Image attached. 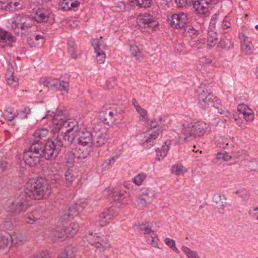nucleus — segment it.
Returning a JSON list of instances; mask_svg holds the SVG:
<instances>
[{
  "mask_svg": "<svg viewBox=\"0 0 258 258\" xmlns=\"http://www.w3.org/2000/svg\"><path fill=\"white\" fill-rule=\"evenodd\" d=\"M218 46L226 49H230L233 46V43L231 42V39L228 38L224 37L222 38L218 43Z\"/></svg>",
  "mask_w": 258,
  "mask_h": 258,
  "instance_id": "e433bc0d",
  "label": "nucleus"
},
{
  "mask_svg": "<svg viewBox=\"0 0 258 258\" xmlns=\"http://www.w3.org/2000/svg\"><path fill=\"white\" fill-rule=\"evenodd\" d=\"M79 225L78 223H71L69 226L64 228L66 237H71L75 235L78 230Z\"/></svg>",
  "mask_w": 258,
  "mask_h": 258,
  "instance_id": "473e14b6",
  "label": "nucleus"
},
{
  "mask_svg": "<svg viewBox=\"0 0 258 258\" xmlns=\"http://www.w3.org/2000/svg\"><path fill=\"white\" fill-rule=\"evenodd\" d=\"M193 6L195 11L200 15H205L208 12L209 6L210 5L207 0L193 1Z\"/></svg>",
  "mask_w": 258,
  "mask_h": 258,
  "instance_id": "412c9836",
  "label": "nucleus"
},
{
  "mask_svg": "<svg viewBox=\"0 0 258 258\" xmlns=\"http://www.w3.org/2000/svg\"><path fill=\"white\" fill-rule=\"evenodd\" d=\"M219 40L217 33L214 30L208 29L207 34V43L208 47L211 48L218 44Z\"/></svg>",
  "mask_w": 258,
  "mask_h": 258,
  "instance_id": "c85d7f7f",
  "label": "nucleus"
},
{
  "mask_svg": "<svg viewBox=\"0 0 258 258\" xmlns=\"http://www.w3.org/2000/svg\"><path fill=\"white\" fill-rule=\"evenodd\" d=\"M244 166L248 171L258 172V159L246 161Z\"/></svg>",
  "mask_w": 258,
  "mask_h": 258,
  "instance_id": "f704fd0d",
  "label": "nucleus"
},
{
  "mask_svg": "<svg viewBox=\"0 0 258 258\" xmlns=\"http://www.w3.org/2000/svg\"><path fill=\"white\" fill-rule=\"evenodd\" d=\"M92 145L77 144L75 148V153H70L68 154V162L73 164L76 159H83L88 157L92 150Z\"/></svg>",
  "mask_w": 258,
  "mask_h": 258,
  "instance_id": "1a4fd4ad",
  "label": "nucleus"
},
{
  "mask_svg": "<svg viewBox=\"0 0 258 258\" xmlns=\"http://www.w3.org/2000/svg\"><path fill=\"white\" fill-rule=\"evenodd\" d=\"M21 26L19 25H12V28L14 29L15 33L17 35H22L24 34L23 30L21 28Z\"/></svg>",
  "mask_w": 258,
  "mask_h": 258,
  "instance_id": "774afa93",
  "label": "nucleus"
},
{
  "mask_svg": "<svg viewBox=\"0 0 258 258\" xmlns=\"http://www.w3.org/2000/svg\"><path fill=\"white\" fill-rule=\"evenodd\" d=\"M41 145L39 143L33 142L28 150L23 153V160L26 164L30 167H35L38 165L42 157L40 150Z\"/></svg>",
  "mask_w": 258,
  "mask_h": 258,
  "instance_id": "423d86ee",
  "label": "nucleus"
},
{
  "mask_svg": "<svg viewBox=\"0 0 258 258\" xmlns=\"http://www.w3.org/2000/svg\"><path fill=\"white\" fill-rule=\"evenodd\" d=\"M12 243V237L10 235L0 236V247L5 248L10 247Z\"/></svg>",
  "mask_w": 258,
  "mask_h": 258,
  "instance_id": "58836bf2",
  "label": "nucleus"
},
{
  "mask_svg": "<svg viewBox=\"0 0 258 258\" xmlns=\"http://www.w3.org/2000/svg\"><path fill=\"white\" fill-rule=\"evenodd\" d=\"M28 197L40 200L48 197L51 192L50 185L43 178L30 180L25 185V191Z\"/></svg>",
  "mask_w": 258,
  "mask_h": 258,
  "instance_id": "7ed1b4c3",
  "label": "nucleus"
},
{
  "mask_svg": "<svg viewBox=\"0 0 258 258\" xmlns=\"http://www.w3.org/2000/svg\"><path fill=\"white\" fill-rule=\"evenodd\" d=\"M239 38L241 43V50L245 55L252 54L254 50V46L252 44L250 38L243 33L239 34Z\"/></svg>",
  "mask_w": 258,
  "mask_h": 258,
  "instance_id": "dca6fc26",
  "label": "nucleus"
},
{
  "mask_svg": "<svg viewBox=\"0 0 258 258\" xmlns=\"http://www.w3.org/2000/svg\"><path fill=\"white\" fill-rule=\"evenodd\" d=\"M11 6V11H18L24 7L25 4L23 0H14L10 2Z\"/></svg>",
  "mask_w": 258,
  "mask_h": 258,
  "instance_id": "37998d69",
  "label": "nucleus"
},
{
  "mask_svg": "<svg viewBox=\"0 0 258 258\" xmlns=\"http://www.w3.org/2000/svg\"><path fill=\"white\" fill-rule=\"evenodd\" d=\"M52 122L54 128L61 134H54L50 142H53L56 148L60 152L66 141H68L69 132L71 131L68 128L67 124L71 123V118L67 114L62 111L55 112L52 118Z\"/></svg>",
  "mask_w": 258,
  "mask_h": 258,
  "instance_id": "f03ea898",
  "label": "nucleus"
},
{
  "mask_svg": "<svg viewBox=\"0 0 258 258\" xmlns=\"http://www.w3.org/2000/svg\"><path fill=\"white\" fill-rule=\"evenodd\" d=\"M191 2H193V0H175V3L178 8H183Z\"/></svg>",
  "mask_w": 258,
  "mask_h": 258,
  "instance_id": "338daca9",
  "label": "nucleus"
},
{
  "mask_svg": "<svg viewBox=\"0 0 258 258\" xmlns=\"http://www.w3.org/2000/svg\"><path fill=\"white\" fill-rule=\"evenodd\" d=\"M187 21V15L184 13L173 14L168 22L170 25L174 28H181L186 24Z\"/></svg>",
  "mask_w": 258,
  "mask_h": 258,
  "instance_id": "2eb2a0df",
  "label": "nucleus"
},
{
  "mask_svg": "<svg viewBox=\"0 0 258 258\" xmlns=\"http://www.w3.org/2000/svg\"><path fill=\"white\" fill-rule=\"evenodd\" d=\"M181 249L186 254L188 258H199L198 254L195 251L190 250L185 246H182Z\"/></svg>",
  "mask_w": 258,
  "mask_h": 258,
  "instance_id": "864d4df0",
  "label": "nucleus"
},
{
  "mask_svg": "<svg viewBox=\"0 0 258 258\" xmlns=\"http://www.w3.org/2000/svg\"><path fill=\"white\" fill-rule=\"evenodd\" d=\"M48 133L49 130L46 128H41L36 130L33 134L35 139L33 142L39 141V140L45 138L48 135Z\"/></svg>",
  "mask_w": 258,
  "mask_h": 258,
  "instance_id": "4c0bfd02",
  "label": "nucleus"
},
{
  "mask_svg": "<svg viewBox=\"0 0 258 258\" xmlns=\"http://www.w3.org/2000/svg\"><path fill=\"white\" fill-rule=\"evenodd\" d=\"M92 45L96 53L97 61L98 63H102L105 60V54L103 50L106 49V45L103 40L102 37L98 39H94L92 41Z\"/></svg>",
  "mask_w": 258,
  "mask_h": 258,
  "instance_id": "ddd939ff",
  "label": "nucleus"
},
{
  "mask_svg": "<svg viewBox=\"0 0 258 258\" xmlns=\"http://www.w3.org/2000/svg\"><path fill=\"white\" fill-rule=\"evenodd\" d=\"M87 205L85 200L81 199L71 204L69 207L68 210L69 212H71L72 215L76 216L84 210Z\"/></svg>",
  "mask_w": 258,
  "mask_h": 258,
  "instance_id": "4be33fe9",
  "label": "nucleus"
},
{
  "mask_svg": "<svg viewBox=\"0 0 258 258\" xmlns=\"http://www.w3.org/2000/svg\"><path fill=\"white\" fill-rule=\"evenodd\" d=\"M5 113L6 119L9 121L13 120L19 114L18 112L14 111V109L11 107H8L6 108Z\"/></svg>",
  "mask_w": 258,
  "mask_h": 258,
  "instance_id": "ea45409f",
  "label": "nucleus"
},
{
  "mask_svg": "<svg viewBox=\"0 0 258 258\" xmlns=\"http://www.w3.org/2000/svg\"><path fill=\"white\" fill-rule=\"evenodd\" d=\"M76 249L72 246H68L57 258H74Z\"/></svg>",
  "mask_w": 258,
  "mask_h": 258,
  "instance_id": "c9c22d12",
  "label": "nucleus"
},
{
  "mask_svg": "<svg viewBox=\"0 0 258 258\" xmlns=\"http://www.w3.org/2000/svg\"><path fill=\"white\" fill-rule=\"evenodd\" d=\"M36 143H39L41 145L40 151L42 157L46 160L55 159L58 155L59 151L56 148L54 143L48 140L45 144H43L40 141H35Z\"/></svg>",
  "mask_w": 258,
  "mask_h": 258,
  "instance_id": "9b49d317",
  "label": "nucleus"
},
{
  "mask_svg": "<svg viewBox=\"0 0 258 258\" xmlns=\"http://www.w3.org/2000/svg\"><path fill=\"white\" fill-rule=\"evenodd\" d=\"M21 26V28L23 30L24 34L26 32H29L31 33L32 31H34L35 29H36V27L35 26H33L30 23L27 22L26 21V19L24 20Z\"/></svg>",
  "mask_w": 258,
  "mask_h": 258,
  "instance_id": "3c124183",
  "label": "nucleus"
},
{
  "mask_svg": "<svg viewBox=\"0 0 258 258\" xmlns=\"http://www.w3.org/2000/svg\"><path fill=\"white\" fill-rule=\"evenodd\" d=\"M136 4L140 8H147L150 6V0H135Z\"/></svg>",
  "mask_w": 258,
  "mask_h": 258,
  "instance_id": "e2e57ef3",
  "label": "nucleus"
},
{
  "mask_svg": "<svg viewBox=\"0 0 258 258\" xmlns=\"http://www.w3.org/2000/svg\"><path fill=\"white\" fill-rule=\"evenodd\" d=\"M137 111L140 114L139 119L140 121H144L147 120L148 116L147 111L144 108H142L140 105L136 106Z\"/></svg>",
  "mask_w": 258,
  "mask_h": 258,
  "instance_id": "de8ad7c7",
  "label": "nucleus"
},
{
  "mask_svg": "<svg viewBox=\"0 0 258 258\" xmlns=\"http://www.w3.org/2000/svg\"><path fill=\"white\" fill-rule=\"evenodd\" d=\"M26 241L25 237L21 235H17L14 237L12 238V243L17 245H21Z\"/></svg>",
  "mask_w": 258,
  "mask_h": 258,
  "instance_id": "4d7b16f0",
  "label": "nucleus"
},
{
  "mask_svg": "<svg viewBox=\"0 0 258 258\" xmlns=\"http://www.w3.org/2000/svg\"><path fill=\"white\" fill-rule=\"evenodd\" d=\"M113 219V213L111 209H107L103 211L99 217V222L101 226L108 224Z\"/></svg>",
  "mask_w": 258,
  "mask_h": 258,
  "instance_id": "cd10ccee",
  "label": "nucleus"
},
{
  "mask_svg": "<svg viewBox=\"0 0 258 258\" xmlns=\"http://www.w3.org/2000/svg\"><path fill=\"white\" fill-rule=\"evenodd\" d=\"M50 11L45 8H39L34 11L32 14L33 19L37 23H46L50 17Z\"/></svg>",
  "mask_w": 258,
  "mask_h": 258,
  "instance_id": "a211bd4d",
  "label": "nucleus"
},
{
  "mask_svg": "<svg viewBox=\"0 0 258 258\" xmlns=\"http://www.w3.org/2000/svg\"><path fill=\"white\" fill-rule=\"evenodd\" d=\"M215 143L219 148L226 149L234 146L233 138L220 136L216 138Z\"/></svg>",
  "mask_w": 258,
  "mask_h": 258,
  "instance_id": "b1692460",
  "label": "nucleus"
},
{
  "mask_svg": "<svg viewBox=\"0 0 258 258\" xmlns=\"http://www.w3.org/2000/svg\"><path fill=\"white\" fill-rule=\"evenodd\" d=\"M123 111L121 109L118 110L115 108H103L99 113V118L101 122L105 124H112L117 122L118 120L121 119V115Z\"/></svg>",
  "mask_w": 258,
  "mask_h": 258,
  "instance_id": "0eeeda50",
  "label": "nucleus"
},
{
  "mask_svg": "<svg viewBox=\"0 0 258 258\" xmlns=\"http://www.w3.org/2000/svg\"><path fill=\"white\" fill-rule=\"evenodd\" d=\"M45 42L44 37L39 33L31 34L27 40L28 44L31 47H40Z\"/></svg>",
  "mask_w": 258,
  "mask_h": 258,
  "instance_id": "6ab92c4d",
  "label": "nucleus"
},
{
  "mask_svg": "<svg viewBox=\"0 0 258 258\" xmlns=\"http://www.w3.org/2000/svg\"><path fill=\"white\" fill-rule=\"evenodd\" d=\"M146 175L144 173H140L133 179V182L138 185H140L142 184L143 181L146 179Z\"/></svg>",
  "mask_w": 258,
  "mask_h": 258,
  "instance_id": "5fc2aeb1",
  "label": "nucleus"
},
{
  "mask_svg": "<svg viewBox=\"0 0 258 258\" xmlns=\"http://www.w3.org/2000/svg\"><path fill=\"white\" fill-rule=\"evenodd\" d=\"M55 81L56 79L47 78L42 81V84L44 88L47 89V91L48 90H54Z\"/></svg>",
  "mask_w": 258,
  "mask_h": 258,
  "instance_id": "a19ab883",
  "label": "nucleus"
},
{
  "mask_svg": "<svg viewBox=\"0 0 258 258\" xmlns=\"http://www.w3.org/2000/svg\"><path fill=\"white\" fill-rule=\"evenodd\" d=\"M171 145L170 140H166L163 144L161 149L156 150L157 155L156 160L158 161L162 160L167 155V153L170 149Z\"/></svg>",
  "mask_w": 258,
  "mask_h": 258,
  "instance_id": "bb28decb",
  "label": "nucleus"
},
{
  "mask_svg": "<svg viewBox=\"0 0 258 258\" xmlns=\"http://www.w3.org/2000/svg\"><path fill=\"white\" fill-rule=\"evenodd\" d=\"M237 110L239 114L242 115L246 121L249 122L253 120L254 118L253 112L246 105L244 104L238 105Z\"/></svg>",
  "mask_w": 258,
  "mask_h": 258,
  "instance_id": "aec40b11",
  "label": "nucleus"
},
{
  "mask_svg": "<svg viewBox=\"0 0 258 258\" xmlns=\"http://www.w3.org/2000/svg\"><path fill=\"white\" fill-rule=\"evenodd\" d=\"M39 220V218L34 214V212L32 213L28 214L25 218V222L27 223L32 224Z\"/></svg>",
  "mask_w": 258,
  "mask_h": 258,
  "instance_id": "6e6d98bb",
  "label": "nucleus"
},
{
  "mask_svg": "<svg viewBox=\"0 0 258 258\" xmlns=\"http://www.w3.org/2000/svg\"><path fill=\"white\" fill-rule=\"evenodd\" d=\"M14 41V38L10 33L0 29V44H2V47L5 46H10Z\"/></svg>",
  "mask_w": 258,
  "mask_h": 258,
  "instance_id": "a878e982",
  "label": "nucleus"
},
{
  "mask_svg": "<svg viewBox=\"0 0 258 258\" xmlns=\"http://www.w3.org/2000/svg\"><path fill=\"white\" fill-rule=\"evenodd\" d=\"M213 201L216 204V208L218 209L223 210L225 208V197L220 193H216L213 196Z\"/></svg>",
  "mask_w": 258,
  "mask_h": 258,
  "instance_id": "7c9ffc66",
  "label": "nucleus"
},
{
  "mask_svg": "<svg viewBox=\"0 0 258 258\" xmlns=\"http://www.w3.org/2000/svg\"><path fill=\"white\" fill-rule=\"evenodd\" d=\"M8 84L12 88L16 89L19 85L18 79L14 76V69L11 64H9L6 73Z\"/></svg>",
  "mask_w": 258,
  "mask_h": 258,
  "instance_id": "5701e85b",
  "label": "nucleus"
},
{
  "mask_svg": "<svg viewBox=\"0 0 258 258\" xmlns=\"http://www.w3.org/2000/svg\"><path fill=\"white\" fill-rule=\"evenodd\" d=\"M171 172L176 175H179L186 173L187 170L181 165L173 166L171 169Z\"/></svg>",
  "mask_w": 258,
  "mask_h": 258,
  "instance_id": "09e8293b",
  "label": "nucleus"
},
{
  "mask_svg": "<svg viewBox=\"0 0 258 258\" xmlns=\"http://www.w3.org/2000/svg\"><path fill=\"white\" fill-rule=\"evenodd\" d=\"M163 130L159 128L155 131L148 130L145 133L143 139V145L146 149H149L155 144V141L158 136L162 134Z\"/></svg>",
  "mask_w": 258,
  "mask_h": 258,
  "instance_id": "4468645a",
  "label": "nucleus"
},
{
  "mask_svg": "<svg viewBox=\"0 0 258 258\" xmlns=\"http://www.w3.org/2000/svg\"><path fill=\"white\" fill-rule=\"evenodd\" d=\"M138 204L141 207H147L150 205L152 202L148 200L147 199L144 197L139 198L137 201Z\"/></svg>",
  "mask_w": 258,
  "mask_h": 258,
  "instance_id": "680f3d73",
  "label": "nucleus"
},
{
  "mask_svg": "<svg viewBox=\"0 0 258 258\" xmlns=\"http://www.w3.org/2000/svg\"><path fill=\"white\" fill-rule=\"evenodd\" d=\"M138 24L143 32H153L156 24L153 17L149 14L140 15L137 18Z\"/></svg>",
  "mask_w": 258,
  "mask_h": 258,
  "instance_id": "9d476101",
  "label": "nucleus"
},
{
  "mask_svg": "<svg viewBox=\"0 0 258 258\" xmlns=\"http://www.w3.org/2000/svg\"><path fill=\"white\" fill-rule=\"evenodd\" d=\"M69 52L73 58H76L78 56V51L76 49V43L74 40L70 39L68 41Z\"/></svg>",
  "mask_w": 258,
  "mask_h": 258,
  "instance_id": "49530a36",
  "label": "nucleus"
},
{
  "mask_svg": "<svg viewBox=\"0 0 258 258\" xmlns=\"http://www.w3.org/2000/svg\"><path fill=\"white\" fill-rule=\"evenodd\" d=\"M94 241L96 242V247H102L103 249H106L109 247V245L107 240H103L99 236H94Z\"/></svg>",
  "mask_w": 258,
  "mask_h": 258,
  "instance_id": "c03bdc74",
  "label": "nucleus"
},
{
  "mask_svg": "<svg viewBox=\"0 0 258 258\" xmlns=\"http://www.w3.org/2000/svg\"><path fill=\"white\" fill-rule=\"evenodd\" d=\"M147 121V127L148 130H153L155 128H157V129L161 128L162 129V127L159 125L155 118L151 119L150 121L148 120Z\"/></svg>",
  "mask_w": 258,
  "mask_h": 258,
  "instance_id": "13d9d810",
  "label": "nucleus"
},
{
  "mask_svg": "<svg viewBox=\"0 0 258 258\" xmlns=\"http://www.w3.org/2000/svg\"><path fill=\"white\" fill-rule=\"evenodd\" d=\"M130 51L132 56L136 57L137 59L140 60L144 57L141 49L136 42H132L130 44Z\"/></svg>",
  "mask_w": 258,
  "mask_h": 258,
  "instance_id": "c756f323",
  "label": "nucleus"
},
{
  "mask_svg": "<svg viewBox=\"0 0 258 258\" xmlns=\"http://www.w3.org/2000/svg\"><path fill=\"white\" fill-rule=\"evenodd\" d=\"M25 19H26L25 16L21 15H18L12 18L10 21L12 25H19L20 26Z\"/></svg>",
  "mask_w": 258,
  "mask_h": 258,
  "instance_id": "603ef678",
  "label": "nucleus"
},
{
  "mask_svg": "<svg viewBox=\"0 0 258 258\" xmlns=\"http://www.w3.org/2000/svg\"><path fill=\"white\" fill-rule=\"evenodd\" d=\"M142 197L148 200L153 202L155 197V192L154 190L149 188H144L142 190Z\"/></svg>",
  "mask_w": 258,
  "mask_h": 258,
  "instance_id": "79ce46f5",
  "label": "nucleus"
},
{
  "mask_svg": "<svg viewBox=\"0 0 258 258\" xmlns=\"http://www.w3.org/2000/svg\"><path fill=\"white\" fill-rule=\"evenodd\" d=\"M64 178L66 183L67 186H70L72 185L73 181L75 177L73 175L72 170L68 169L64 173Z\"/></svg>",
  "mask_w": 258,
  "mask_h": 258,
  "instance_id": "a18cd8bd",
  "label": "nucleus"
},
{
  "mask_svg": "<svg viewBox=\"0 0 258 258\" xmlns=\"http://www.w3.org/2000/svg\"><path fill=\"white\" fill-rule=\"evenodd\" d=\"M31 199L26 192H22L7 208V212L16 215L25 212L32 205Z\"/></svg>",
  "mask_w": 258,
  "mask_h": 258,
  "instance_id": "39448f33",
  "label": "nucleus"
},
{
  "mask_svg": "<svg viewBox=\"0 0 258 258\" xmlns=\"http://www.w3.org/2000/svg\"><path fill=\"white\" fill-rule=\"evenodd\" d=\"M118 157V155H116L106 160L102 164V168L105 169H108L114 163Z\"/></svg>",
  "mask_w": 258,
  "mask_h": 258,
  "instance_id": "8fccbe9b",
  "label": "nucleus"
},
{
  "mask_svg": "<svg viewBox=\"0 0 258 258\" xmlns=\"http://www.w3.org/2000/svg\"><path fill=\"white\" fill-rule=\"evenodd\" d=\"M80 4V0H60L59 7L64 11H69L73 9L77 10Z\"/></svg>",
  "mask_w": 258,
  "mask_h": 258,
  "instance_id": "393cba45",
  "label": "nucleus"
},
{
  "mask_svg": "<svg viewBox=\"0 0 258 258\" xmlns=\"http://www.w3.org/2000/svg\"><path fill=\"white\" fill-rule=\"evenodd\" d=\"M51 236L54 237L55 240H63L66 238L64 228L57 227L51 232Z\"/></svg>",
  "mask_w": 258,
  "mask_h": 258,
  "instance_id": "2f4dec72",
  "label": "nucleus"
},
{
  "mask_svg": "<svg viewBox=\"0 0 258 258\" xmlns=\"http://www.w3.org/2000/svg\"><path fill=\"white\" fill-rule=\"evenodd\" d=\"M71 130L69 132L68 142L71 144H82L94 146L96 147L103 145L106 141V135L99 131L96 132L93 135V133L86 129L81 130L78 122L75 119L71 118V123L66 125Z\"/></svg>",
  "mask_w": 258,
  "mask_h": 258,
  "instance_id": "f257e3e1",
  "label": "nucleus"
},
{
  "mask_svg": "<svg viewBox=\"0 0 258 258\" xmlns=\"http://www.w3.org/2000/svg\"><path fill=\"white\" fill-rule=\"evenodd\" d=\"M104 194L114 198V200L119 203L124 204L128 197L126 191L124 189L118 190L117 189L111 190L105 189Z\"/></svg>",
  "mask_w": 258,
  "mask_h": 258,
  "instance_id": "f3484780",
  "label": "nucleus"
},
{
  "mask_svg": "<svg viewBox=\"0 0 258 258\" xmlns=\"http://www.w3.org/2000/svg\"><path fill=\"white\" fill-rule=\"evenodd\" d=\"M0 9L5 11H11L10 2L0 1Z\"/></svg>",
  "mask_w": 258,
  "mask_h": 258,
  "instance_id": "0e129e2a",
  "label": "nucleus"
},
{
  "mask_svg": "<svg viewBox=\"0 0 258 258\" xmlns=\"http://www.w3.org/2000/svg\"><path fill=\"white\" fill-rule=\"evenodd\" d=\"M236 194L244 201H247L250 197L249 192L244 190H237Z\"/></svg>",
  "mask_w": 258,
  "mask_h": 258,
  "instance_id": "bf43d9fd",
  "label": "nucleus"
},
{
  "mask_svg": "<svg viewBox=\"0 0 258 258\" xmlns=\"http://www.w3.org/2000/svg\"><path fill=\"white\" fill-rule=\"evenodd\" d=\"M209 128L208 124L202 121L187 124L182 128L179 138L184 141L192 140L209 132Z\"/></svg>",
  "mask_w": 258,
  "mask_h": 258,
  "instance_id": "20e7f679",
  "label": "nucleus"
},
{
  "mask_svg": "<svg viewBox=\"0 0 258 258\" xmlns=\"http://www.w3.org/2000/svg\"><path fill=\"white\" fill-rule=\"evenodd\" d=\"M218 18V15L215 14L213 15L209 25V28L208 29L214 30L216 27V24L217 23Z\"/></svg>",
  "mask_w": 258,
  "mask_h": 258,
  "instance_id": "69168bd1",
  "label": "nucleus"
},
{
  "mask_svg": "<svg viewBox=\"0 0 258 258\" xmlns=\"http://www.w3.org/2000/svg\"><path fill=\"white\" fill-rule=\"evenodd\" d=\"M75 216L72 215L71 212H66L63 213L59 218V220L61 222H67L71 219H73Z\"/></svg>",
  "mask_w": 258,
  "mask_h": 258,
  "instance_id": "052dcab7",
  "label": "nucleus"
},
{
  "mask_svg": "<svg viewBox=\"0 0 258 258\" xmlns=\"http://www.w3.org/2000/svg\"><path fill=\"white\" fill-rule=\"evenodd\" d=\"M69 84L68 82L61 81L56 79L54 90L64 91L67 93L68 92Z\"/></svg>",
  "mask_w": 258,
  "mask_h": 258,
  "instance_id": "72a5a7b5",
  "label": "nucleus"
},
{
  "mask_svg": "<svg viewBox=\"0 0 258 258\" xmlns=\"http://www.w3.org/2000/svg\"><path fill=\"white\" fill-rule=\"evenodd\" d=\"M200 88L202 90L198 98L199 106L202 109H205L214 106V103L217 101V98L213 97L209 90L205 88V85H202Z\"/></svg>",
  "mask_w": 258,
  "mask_h": 258,
  "instance_id": "6e6552de",
  "label": "nucleus"
},
{
  "mask_svg": "<svg viewBox=\"0 0 258 258\" xmlns=\"http://www.w3.org/2000/svg\"><path fill=\"white\" fill-rule=\"evenodd\" d=\"M138 230L142 232L144 234H148L146 237L148 243L154 247L159 248L158 238L155 232L152 230L148 222H143L140 224Z\"/></svg>",
  "mask_w": 258,
  "mask_h": 258,
  "instance_id": "f8f14e48",
  "label": "nucleus"
}]
</instances>
